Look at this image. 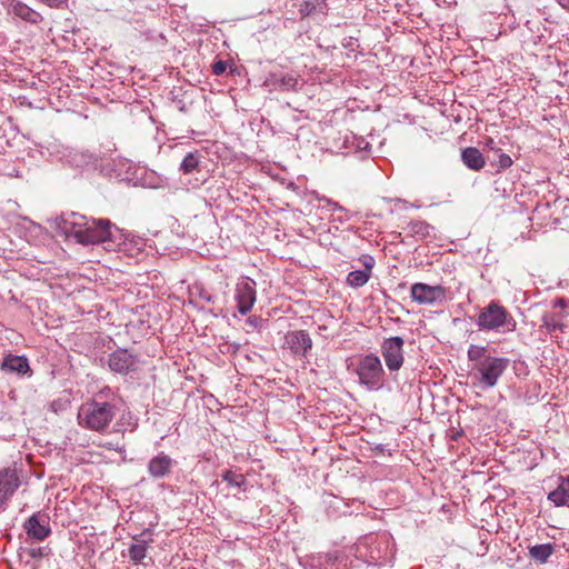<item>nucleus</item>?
I'll return each mask as SVG.
<instances>
[{
	"instance_id": "10",
	"label": "nucleus",
	"mask_w": 569,
	"mask_h": 569,
	"mask_svg": "<svg viewBox=\"0 0 569 569\" xmlns=\"http://www.w3.org/2000/svg\"><path fill=\"white\" fill-rule=\"evenodd\" d=\"M23 529L29 538L43 541L51 533L49 517L36 512L23 523Z\"/></svg>"
},
{
	"instance_id": "23",
	"label": "nucleus",
	"mask_w": 569,
	"mask_h": 569,
	"mask_svg": "<svg viewBox=\"0 0 569 569\" xmlns=\"http://www.w3.org/2000/svg\"><path fill=\"white\" fill-rule=\"evenodd\" d=\"M200 156L196 152H188L180 163V170L184 174H190L199 169Z\"/></svg>"
},
{
	"instance_id": "27",
	"label": "nucleus",
	"mask_w": 569,
	"mask_h": 569,
	"mask_svg": "<svg viewBox=\"0 0 569 569\" xmlns=\"http://www.w3.org/2000/svg\"><path fill=\"white\" fill-rule=\"evenodd\" d=\"M339 558L338 551H331L326 553H319L313 557V560L318 562L320 566H333Z\"/></svg>"
},
{
	"instance_id": "35",
	"label": "nucleus",
	"mask_w": 569,
	"mask_h": 569,
	"mask_svg": "<svg viewBox=\"0 0 569 569\" xmlns=\"http://www.w3.org/2000/svg\"><path fill=\"white\" fill-rule=\"evenodd\" d=\"M555 307H565V300L563 299H557L555 301Z\"/></svg>"
},
{
	"instance_id": "30",
	"label": "nucleus",
	"mask_w": 569,
	"mask_h": 569,
	"mask_svg": "<svg viewBox=\"0 0 569 569\" xmlns=\"http://www.w3.org/2000/svg\"><path fill=\"white\" fill-rule=\"evenodd\" d=\"M433 1L438 7L446 6L449 8L457 3L456 0H433Z\"/></svg>"
},
{
	"instance_id": "15",
	"label": "nucleus",
	"mask_w": 569,
	"mask_h": 569,
	"mask_svg": "<svg viewBox=\"0 0 569 569\" xmlns=\"http://www.w3.org/2000/svg\"><path fill=\"white\" fill-rule=\"evenodd\" d=\"M173 460L164 452L153 457L148 463V472L152 478L161 479L171 473Z\"/></svg>"
},
{
	"instance_id": "25",
	"label": "nucleus",
	"mask_w": 569,
	"mask_h": 569,
	"mask_svg": "<svg viewBox=\"0 0 569 569\" xmlns=\"http://www.w3.org/2000/svg\"><path fill=\"white\" fill-rule=\"evenodd\" d=\"M370 278V273L367 270H353L347 276V283L353 288H360L365 286Z\"/></svg>"
},
{
	"instance_id": "8",
	"label": "nucleus",
	"mask_w": 569,
	"mask_h": 569,
	"mask_svg": "<svg viewBox=\"0 0 569 569\" xmlns=\"http://www.w3.org/2000/svg\"><path fill=\"white\" fill-rule=\"evenodd\" d=\"M108 367L114 373L128 375L137 369L138 357L128 349L119 348L109 355Z\"/></svg>"
},
{
	"instance_id": "24",
	"label": "nucleus",
	"mask_w": 569,
	"mask_h": 569,
	"mask_svg": "<svg viewBox=\"0 0 569 569\" xmlns=\"http://www.w3.org/2000/svg\"><path fill=\"white\" fill-rule=\"evenodd\" d=\"M541 321L542 327L546 328L549 333H552L556 330L563 331L565 329V325L561 322L559 315L547 312L542 316Z\"/></svg>"
},
{
	"instance_id": "37",
	"label": "nucleus",
	"mask_w": 569,
	"mask_h": 569,
	"mask_svg": "<svg viewBox=\"0 0 569 569\" xmlns=\"http://www.w3.org/2000/svg\"><path fill=\"white\" fill-rule=\"evenodd\" d=\"M203 299H206L208 302L212 301V297L210 295H201Z\"/></svg>"
},
{
	"instance_id": "7",
	"label": "nucleus",
	"mask_w": 569,
	"mask_h": 569,
	"mask_svg": "<svg viewBox=\"0 0 569 569\" xmlns=\"http://www.w3.org/2000/svg\"><path fill=\"white\" fill-rule=\"evenodd\" d=\"M403 339L401 337H390L381 343V355L390 371H398L405 361Z\"/></svg>"
},
{
	"instance_id": "6",
	"label": "nucleus",
	"mask_w": 569,
	"mask_h": 569,
	"mask_svg": "<svg viewBox=\"0 0 569 569\" xmlns=\"http://www.w3.org/2000/svg\"><path fill=\"white\" fill-rule=\"evenodd\" d=\"M410 298L418 305L433 306L446 301L447 289L440 284L416 282L410 288Z\"/></svg>"
},
{
	"instance_id": "34",
	"label": "nucleus",
	"mask_w": 569,
	"mask_h": 569,
	"mask_svg": "<svg viewBox=\"0 0 569 569\" xmlns=\"http://www.w3.org/2000/svg\"><path fill=\"white\" fill-rule=\"evenodd\" d=\"M117 429L114 431L117 432H123L124 431V428H123V423L121 422V420L119 422H117Z\"/></svg>"
},
{
	"instance_id": "13",
	"label": "nucleus",
	"mask_w": 569,
	"mask_h": 569,
	"mask_svg": "<svg viewBox=\"0 0 569 569\" xmlns=\"http://www.w3.org/2000/svg\"><path fill=\"white\" fill-rule=\"evenodd\" d=\"M20 485L18 475L13 469L0 470V510L14 493Z\"/></svg>"
},
{
	"instance_id": "12",
	"label": "nucleus",
	"mask_w": 569,
	"mask_h": 569,
	"mask_svg": "<svg viewBox=\"0 0 569 569\" xmlns=\"http://www.w3.org/2000/svg\"><path fill=\"white\" fill-rule=\"evenodd\" d=\"M87 219L84 216L71 212L61 218L59 227L67 238L74 239L78 242L80 237H82Z\"/></svg>"
},
{
	"instance_id": "14",
	"label": "nucleus",
	"mask_w": 569,
	"mask_h": 569,
	"mask_svg": "<svg viewBox=\"0 0 569 569\" xmlns=\"http://www.w3.org/2000/svg\"><path fill=\"white\" fill-rule=\"evenodd\" d=\"M289 349L298 356H306L312 347V340L305 330L290 331L286 337Z\"/></svg>"
},
{
	"instance_id": "21",
	"label": "nucleus",
	"mask_w": 569,
	"mask_h": 569,
	"mask_svg": "<svg viewBox=\"0 0 569 569\" xmlns=\"http://www.w3.org/2000/svg\"><path fill=\"white\" fill-rule=\"evenodd\" d=\"M12 12L24 21L38 23L42 20L40 13L28 7L22 2H17L12 6Z\"/></svg>"
},
{
	"instance_id": "28",
	"label": "nucleus",
	"mask_w": 569,
	"mask_h": 569,
	"mask_svg": "<svg viewBox=\"0 0 569 569\" xmlns=\"http://www.w3.org/2000/svg\"><path fill=\"white\" fill-rule=\"evenodd\" d=\"M497 156H498L497 167L499 168V170H505L512 166L513 161H512L511 157L509 154L502 152L501 149L497 150Z\"/></svg>"
},
{
	"instance_id": "18",
	"label": "nucleus",
	"mask_w": 569,
	"mask_h": 569,
	"mask_svg": "<svg viewBox=\"0 0 569 569\" xmlns=\"http://www.w3.org/2000/svg\"><path fill=\"white\" fill-rule=\"evenodd\" d=\"M461 159L466 167L475 171L481 170L486 164L485 157L475 147L463 149L461 152Z\"/></svg>"
},
{
	"instance_id": "16",
	"label": "nucleus",
	"mask_w": 569,
	"mask_h": 569,
	"mask_svg": "<svg viewBox=\"0 0 569 569\" xmlns=\"http://www.w3.org/2000/svg\"><path fill=\"white\" fill-rule=\"evenodd\" d=\"M1 370L23 376L30 371V367L26 357L9 355L3 359Z\"/></svg>"
},
{
	"instance_id": "5",
	"label": "nucleus",
	"mask_w": 569,
	"mask_h": 569,
	"mask_svg": "<svg viewBox=\"0 0 569 569\" xmlns=\"http://www.w3.org/2000/svg\"><path fill=\"white\" fill-rule=\"evenodd\" d=\"M112 223L108 219H87L78 243L98 244L111 240Z\"/></svg>"
},
{
	"instance_id": "4",
	"label": "nucleus",
	"mask_w": 569,
	"mask_h": 569,
	"mask_svg": "<svg viewBox=\"0 0 569 569\" xmlns=\"http://www.w3.org/2000/svg\"><path fill=\"white\" fill-rule=\"evenodd\" d=\"M359 382L368 390H380L385 385V369L382 363L373 353L366 355L357 366Z\"/></svg>"
},
{
	"instance_id": "3",
	"label": "nucleus",
	"mask_w": 569,
	"mask_h": 569,
	"mask_svg": "<svg viewBox=\"0 0 569 569\" xmlns=\"http://www.w3.org/2000/svg\"><path fill=\"white\" fill-rule=\"evenodd\" d=\"M477 326L480 330L513 332L517 327L515 318L497 301H491L478 315Z\"/></svg>"
},
{
	"instance_id": "9",
	"label": "nucleus",
	"mask_w": 569,
	"mask_h": 569,
	"mask_svg": "<svg viewBox=\"0 0 569 569\" xmlns=\"http://www.w3.org/2000/svg\"><path fill=\"white\" fill-rule=\"evenodd\" d=\"M234 299L238 311L246 316L256 302V282L250 278L240 280L236 286Z\"/></svg>"
},
{
	"instance_id": "33",
	"label": "nucleus",
	"mask_w": 569,
	"mask_h": 569,
	"mask_svg": "<svg viewBox=\"0 0 569 569\" xmlns=\"http://www.w3.org/2000/svg\"><path fill=\"white\" fill-rule=\"evenodd\" d=\"M366 269H371L373 266V259L371 257H368L366 261L363 262Z\"/></svg>"
},
{
	"instance_id": "22",
	"label": "nucleus",
	"mask_w": 569,
	"mask_h": 569,
	"mask_svg": "<svg viewBox=\"0 0 569 569\" xmlns=\"http://www.w3.org/2000/svg\"><path fill=\"white\" fill-rule=\"evenodd\" d=\"M407 229L409 230L410 236H417L420 239H425L430 236L432 227L426 221L412 220L408 222Z\"/></svg>"
},
{
	"instance_id": "1",
	"label": "nucleus",
	"mask_w": 569,
	"mask_h": 569,
	"mask_svg": "<svg viewBox=\"0 0 569 569\" xmlns=\"http://www.w3.org/2000/svg\"><path fill=\"white\" fill-rule=\"evenodd\" d=\"M120 398L109 388L100 390L78 410V423L91 431L104 432L119 410Z\"/></svg>"
},
{
	"instance_id": "11",
	"label": "nucleus",
	"mask_w": 569,
	"mask_h": 569,
	"mask_svg": "<svg viewBox=\"0 0 569 569\" xmlns=\"http://www.w3.org/2000/svg\"><path fill=\"white\" fill-rule=\"evenodd\" d=\"M298 78L292 73L271 72L263 81L269 91H297Z\"/></svg>"
},
{
	"instance_id": "20",
	"label": "nucleus",
	"mask_w": 569,
	"mask_h": 569,
	"mask_svg": "<svg viewBox=\"0 0 569 569\" xmlns=\"http://www.w3.org/2000/svg\"><path fill=\"white\" fill-rule=\"evenodd\" d=\"M555 552V546L552 543L535 545L529 547L528 555L536 562L543 565Z\"/></svg>"
},
{
	"instance_id": "19",
	"label": "nucleus",
	"mask_w": 569,
	"mask_h": 569,
	"mask_svg": "<svg viewBox=\"0 0 569 569\" xmlns=\"http://www.w3.org/2000/svg\"><path fill=\"white\" fill-rule=\"evenodd\" d=\"M558 487L548 493V500L555 503L557 507H561L569 501V475L567 477H560Z\"/></svg>"
},
{
	"instance_id": "29",
	"label": "nucleus",
	"mask_w": 569,
	"mask_h": 569,
	"mask_svg": "<svg viewBox=\"0 0 569 569\" xmlns=\"http://www.w3.org/2000/svg\"><path fill=\"white\" fill-rule=\"evenodd\" d=\"M227 69V62L219 60L212 64V72L216 76H221Z\"/></svg>"
},
{
	"instance_id": "17",
	"label": "nucleus",
	"mask_w": 569,
	"mask_h": 569,
	"mask_svg": "<svg viewBox=\"0 0 569 569\" xmlns=\"http://www.w3.org/2000/svg\"><path fill=\"white\" fill-rule=\"evenodd\" d=\"M147 535V532H142L138 536L133 537V540L136 543H132L129 547V558L134 563H141L142 560L147 557V551L149 545L152 542V539H144L143 537Z\"/></svg>"
},
{
	"instance_id": "31",
	"label": "nucleus",
	"mask_w": 569,
	"mask_h": 569,
	"mask_svg": "<svg viewBox=\"0 0 569 569\" xmlns=\"http://www.w3.org/2000/svg\"><path fill=\"white\" fill-rule=\"evenodd\" d=\"M486 148L491 150V151H496L499 150L498 148H496V142L492 138H487L486 139V143H485Z\"/></svg>"
},
{
	"instance_id": "2",
	"label": "nucleus",
	"mask_w": 569,
	"mask_h": 569,
	"mask_svg": "<svg viewBox=\"0 0 569 569\" xmlns=\"http://www.w3.org/2000/svg\"><path fill=\"white\" fill-rule=\"evenodd\" d=\"M467 356L473 363V377L482 389L496 387L510 365L509 358L488 355L485 346L470 345Z\"/></svg>"
},
{
	"instance_id": "26",
	"label": "nucleus",
	"mask_w": 569,
	"mask_h": 569,
	"mask_svg": "<svg viewBox=\"0 0 569 569\" xmlns=\"http://www.w3.org/2000/svg\"><path fill=\"white\" fill-rule=\"evenodd\" d=\"M222 480L226 481L230 487L240 488L244 485L246 478L241 473H236L231 470H227L222 473Z\"/></svg>"
},
{
	"instance_id": "32",
	"label": "nucleus",
	"mask_w": 569,
	"mask_h": 569,
	"mask_svg": "<svg viewBox=\"0 0 569 569\" xmlns=\"http://www.w3.org/2000/svg\"><path fill=\"white\" fill-rule=\"evenodd\" d=\"M29 555L32 557V558H41L43 556V549L42 548H34V549H31Z\"/></svg>"
},
{
	"instance_id": "36",
	"label": "nucleus",
	"mask_w": 569,
	"mask_h": 569,
	"mask_svg": "<svg viewBox=\"0 0 569 569\" xmlns=\"http://www.w3.org/2000/svg\"><path fill=\"white\" fill-rule=\"evenodd\" d=\"M559 3L563 7L569 9V0H559Z\"/></svg>"
}]
</instances>
